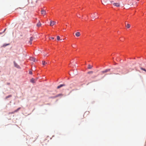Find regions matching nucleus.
<instances>
[{"label":"nucleus","mask_w":146,"mask_h":146,"mask_svg":"<svg viewBox=\"0 0 146 146\" xmlns=\"http://www.w3.org/2000/svg\"><path fill=\"white\" fill-rule=\"evenodd\" d=\"M126 26L128 28H130V25L129 24H127V25H126Z\"/></svg>","instance_id":"obj_15"},{"label":"nucleus","mask_w":146,"mask_h":146,"mask_svg":"<svg viewBox=\"0 0 146 146\" xmlns=\"http://www.w3.org/2000/svg\"><path fill=\"white\" fill-rule=\"evenodd\" d=\"M72 47H75V45L74 44L73 45H72Z\"/></svg>","instance_id":"obj_23"},{"label":"nucleus","mask_w":146,"mask_h":146,"mask_svg":"<svg viewBox=\"0 0 146 146\" xmlns=\"http://www.w3.org/2000/svg\"><path fill=\"white\" fill-rule=\"evenodd\" d=\"M93 73V72L92 71H90L88 72V74H92Z\"/></svg>","instance_id":"obj_21"},{"label":"nucleus","mask_w":146,"mask_h":146,"mask_svg":"<svg viewBox=\"0 0 146 146\" xmlns=\"http://www.w3.org/2000/svg\"><path fill=\"white\" fill-rule=\"evenodd\" d=\"M85 113H89V111H86V112H85Z\"/></svg>","instance_id":"obj_25"},{"label":"nucleus","mask_w":146,"mask_h":146,"mask_svg":"<svg viewBox=\"0 0 146 146\" xmlns=\"http://www.w3.org/2000/svg\"><path fill=\"white\" fill-rule=\"evenodd\" d=\"M7 84H8V85H9V84H10V83H7Z\"/></svg>","instance_id":"obj_28"},{"label":"nucleus","mask_w":146,"mask_h":146,"mask_svg":"<svg viewBox=\"0 0 146 146\" xmlns=\"http://www.w3.org/2000/svg\"><path fill=\"white\" fill-rule=\"evenodd\" d=\"M30 59L31 60L33 61L34 62L37 61V60H36L35 58L33 57H31L30 58Z\"/></svg>","instance_id":"obj_3"},{"label":"nucleus","mask_w":146,"mask_h":146,"mask_svg":"<svg viewBox=\"0 0 146 146\" xmlns=\"http://www.w3.org/2000/svg\"><path fill=\"white\" fill-rule=\"evenodd\" d=\"M29 74H32V72L31 71H29Z\"/></svg>","instance_id":"obj_22"},{"label":"nucleus","mask_w":146,"mask_h":146,"mask_svg":"<svg viewBox=\"0 0 146 146\" xmlns=\"http://www.w3.org/2000/svg\"><path fill=\"white\" fill-rule=\"evenodd\" d=\"M98 13H94L93 14H92V15L91 16V18H92L93 19H94L96 17L98 18V17H97Z\"/></svg>","instance_id":"obj_1"},{"label":"nucleus","mask_w":146,"mask_h":146,"mask_svg":"<svg viewBox=\"0 0 146 146\" xmlns=\"http://www.w3.org/2000/svg\"><path fill=\"white\" fill-rule=\"evenodd\" d=\"M51 38L52 39H54V38L53 37H51Z\"/></svg>","instance_id":"obj_26"},{"label":"nucleus","mask_w":146,"mask_h":146,"mask_svg":"<svg viewBox=\"0 0 146 146\" xmlns=\"http://www.w3.org/2000/svg\"><path fill=\"white\" fill-rule=\"evenodd\" d=\"M48 56V55H47V54H46L45 55H44V56Z\"/></svg>","instance_id":"obj_27"},{"label":"nucleus","mask_w":146,"mask_h":146,"mask_svg":"<svg viewBox=\"0 0 146 146\" xmlns=\"http://www.w3.org/2000/svg\"><path fill=\"white\" fill-rule=\"evenodd\" d=\"M34 79H33V78H32L31 80H30V82L33 83H35V81H34Z\"/></svg>","instance_id":"obj_14"},{"label":"nucleus","mask_w":146,"mask_h":146,"mask_svg":"<svg viewBox=\"0 0 146 146\" xmlns=\"http://www.w3.org/2000/svg\"><path fill=\"white\" fill-rule=\"evenodd\" d=\"M141 69L142 70H143L145 72H146V70H145V68H142V67H141Z\"/></svg>","instance_id":"obj_19"},{"label":"nucleus","mask_w":146,"mask_h":146,"mask_svg":"<svg viewBox=\"0 0 146 146\" xmlns=\"http://www.w3.org/2000/svg\"><path fill=\"white\" fill-rule=\"evenodd\" d=\"M57 40H62L61 39H60V37L58 36H57Z\"/></svg>","instance_id":"obj_13"},{"label":"nucleus","mask_w":146,"mask_h":146,"mask_svg":"<svg viewBox=\"0 0 146 146\" xmlns=\"http://www.w3.org/2000/svg\"><path fill=\"white\" fill-rule=\"evenodd\" d=\"M15 113V112H14V111L12 112H11V113H10L12 114V113Z\"/></svg>","instance_id":"obj_24"},{"label":"nucleus","mask_w":146,"mask_h":146,"mask_svg":"<svg viewBox=\"0 0 146 146\" xmlns=\"http://www.w3.org/2000/svg\"><path fill=\"white\" fill-rule=\"evenodd\" d=\"M47 64L46 62L44 61H42V64L43 65H45L46 64Z\"/></svg>","instance_id":"obj_18"},{"label":"nucleus","mask_w":146,"mask_h":146,"mask_svg":"<svg viewBox=\"0 0 146 146\" xmlns=\"http://www.w3.org/2000/svg\"><path fill=\"white\" fill-rule=\"evenodd\" d=\"M113 4V5L117 7H119L120 6V3H114Z\"/></svg>","instance_id":"obj_2"},{"label":"nucleus","mask_w":146,"mask_h":146,"mask_svg":"<svg viewBox=\"0 0 146 146\" xmlns=\"http://www.w3.org/2000/svg\"><path fill=\"white\" fill-rule=\"evenodd\" d=\"M110 69H106V70H104V71H102V72L103 73H105L106 72H109V71L110 70Z\"/></svg>","instance_id":"obj_6"},{"label":"nucleus","mask_w":146,"mask_h":146,"mask_svg":"<svg viewBox=\"0 0 146 146\" xmlns=\"http://www.w3.org/2000/svg\"><path fill=\"white\" fill-rule=\"evenodd\" d=\"M21 108H18L15 111H14V112H17Z\"/></svg>","instance_id":"obj_17"},{"label":"nucleus","mask_w":146,"mask_h":146,"mask_svg":"<svg viewBox=\"0 0 146 146\" xmlns=\"http://www.w3.org/2000/svg\"><path fill=\"white\" fill-rule=\"evenodd\" d=\"M46 12L44 10H42L41 11V14L44 15L46 14Z\"/></svg>","instance_id":"obj_9"},{"label":"nucleus","mask_w":146,"mask_h":146,"mask_svg":"<svg viewBox=\"0 0 146 146\" xmlns=\"http://www.w3.org/2000/svg\"><path fill=\"white\" fill-rule=\"evenodd\" d=\"M113 2V1H111L110 2L111 3H112V2Z\"/></svg>","instance_id":"obj_29"},{"label":"nucleus","mask_w":146,"mask_h":146,"mask_svg":"<svg viewBox=\"0 0 146 146\" xmlns=\"http://www.w3.org/2000/svg\"><path fill=\"white\" fill-rule=\"evenodd\" d=\"M12 95H10L6 96L5 98H6V99H7L11 97H12Z\"/></svg>","instance_id":"obj_16"},{"label":"nucleus","mask_w":146,"mask_h":146,"mask_svg":"<svg viewBox=\"0 0 146 146\" xmlns=\"http://www.w3.org/2000/svg\"><path fill=\"white\" fill-rule=\"evenodd\" d=\"M8 45V44H6V45H5V46H6L7 45Z\"/></svg>","instance_id":"obj_30"},{"label":"nucleus","mask_w":146,"mask_h":146,"mask_svg":"<svg viewBox=\"0 0 146 146\" xmlns=\"http://www.w3.org/2000/svg\"><path fill=\"white\" fill-rule=\"evenodd\" d=\"M14 66L15 67L18 68H19V66L14 61Z\"/></svg>","instance_id":"obj_5"},{"label":"nucleus","mask_w":146,"mask_h":146,"mask_svg":"<svg viewBox=\"0 0 146 146\" xmlns=\"http://www.w3.org/2000/svg\"><path fill=\"white\" fill-rule=\"evenodd\" d=\"M62 95L61 94H58V95H57L56 96V97H58L59 96H62Z\"/></svg>","instance_id":"obj_20"},{"label":"nucleus","mask_w":146,"mask_h":146,"mask_svg":"<svg viewBox=\"0 0 146 146\" xmlns=\"http://www.w3.org/2000/svg\"><path fill=\"white\" fill-rule=\"evenodd\" d=\"M93 66L91 65L90 64H88V68L89 69H91L92 68Z\"/></svg>","instance_id":"obj_12"},{"label":"nucleus","mask_w":146,"mask_h":146,"mask_svg":"<svg viewBox=\"0 0 146 146\" xmlns=\"http://www.w3.org/2000/svg\"><path fill=\"white\" fill-rule=\"evenodd\" d=\"M33 37H31L30 38V40L29 42L30 43V44H32V42L33 41Z\"/></svg>","instance_id":"obj_8"},{"label":"nucleus","mask_w":146,"mask_h":146,"mask_svg":"<svg viewBox=\"0 0 146 146\" xmlns=\"http://www.w3.org/2000/svg\"><path fill=\"white\" fill-rule=\"evenodd\" d=\"M75 35L77 37H79L80 36V34L79 32H77L76 33Z\"/></svg>","instance_id":"obj_10"},{"label":"nucleus","mask_w":146,"mask_h":146,"mask_svg":"<svg viewBox=\"0 0 146 146\" xmlns=\"http://www.w3.org/2000/svg\"><path fill=\"white\" fill-rule=\"evenodd\" d=\"M41 24L40 23V22L39 21L38 23L36 24V26L38 27H39L40 26H41Z\"/></svg>","instance_id":"obj_11"},{"label":"nucleus","mask_w":146,"mask_h":146,"mask_svg":"<svg viewBox=\"0 0 146 146\" xmlns=\"http://www.w3.org/2000/svg\"><path fill=\"white\" fill-rule=\"evenodd\" d=\"M56 23V22L54 21H50V25L51 26H52L53 25H54Z\"/></svg>","instance_id":"obj_4"},{"label":"nucleus","mask_w":146,"mask_h":146,"mask_svg":"<svg viewBox=\"0 0 146 146\" xmlns=\"http://www.w3.org/2000/svg\"><path fill=\"white\" fill-rule=\"evenodd\" d=\"M64 86H65V85L64 84H61V85H60L58 86L57 88L58 89H59V88H60L61 87Z\"/></svg>","instance_id":"obj_7"}]
</instances>
